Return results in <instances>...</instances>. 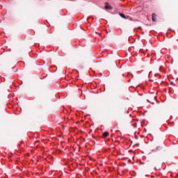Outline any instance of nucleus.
Returning a JSON list of instances; mask_svg holds the SVG:
<instances>
[{
  "instance_id": "nucleus-1",
  "label": "nucleus",
  "mask_w": 178,
  "mask_h": 178,
  "mask_svg": "<svg viewBox=\"0 0 178 178\" xmlns=\"http://www.w3.org/2000/svg\"><path fill=\"white\" fill-rule=\"evenodd\" d=\"M152 22H156V14L153 13L152 15Z\"/></svg>"
},
{
  "instance_id": "nucleus-2",
  "label": "nucleus",
  "mask_w": 178,
  "mask_h": 178,
  "mask_svg": "<svg viewBox=\"0 0 178 178\" xmlns=\"http://www.w3.org/2000/svg\"><path fill=\"white\" fill-rule=\"evenodd\" d=\"M108 136H109V133L108 132H104L103 133V137L104 138H106V137H108Z\"/></svg>"
},
{
  "instance_id": "nucleus-3",
  "label": "nucleus",
  "mask_w": 178,
  "mask_h": 178,
  "mask_svg": "<svg viewBox=\"0 0 178 178\" xmlns=\"http://www.w3.org/2000/svg\"><path fill=\"white\" fill-rule=\"evenodd\" d=\"M140 98H139L138 96L136 97V104H138V102H140Z\"/></svg>"
},
{
  "instance_id": "nucleus-4",
  "label": "nucleus",
  "mask_w": 178,
  "mask_h": 178,
  "mask_svg": "<svg viewBox=\"0 0 178 178\" xmlns=\"http://www.w3.org/2000/svg\"><path fill=\"white\" fill-rule=\"evenodd\" d=\"M119 15L122 17V19H126V15H124V14L123 13H120Z\"/></svg>"
},
{
  "instance_id": "nucleus-5",
  "label": "nucleus",
  "mask_w": 178,
  "mask_h": 178,
  "mask_svg": "<svg viewBox=\"0 0 178 178\" xmlns=\"http://www.w3.org/2000/svg\"><path fill=\"white\" fill-rule=\"evenodd\" d=\"M104 9H111V6H105Z\"/></svg>"
},
{
  "instance_id": "nucleus-6",
  "label": "nucleus",
  "mask_w": 178,
  "mask_h": 178,
  "mask_svg": "<svg viewBox=\"0 0 178 178\" xmlns=\"http://www.w3.org/2000/svg\"><path fill=\"white\" fill-rule=\"evenodd\" d=\"M113 65H114V66H115V67L118 66V64H116V62H115V61L113 62Z\"/></svg>"
},
{
  "instance_id": "nucleus-7",
  "label": "nucleus",
  "mask_w": 178,
  "mask_h": 178,
  "mask_svg": "<svg viewBox=\"0 0 178 178\" xmlns=\"http://www.w3.org/2000/svg\"><path fill=\"white\" fill-rule=\"evenodd\" d=\"M135 145H137V147H140V143H135Z\"/></svg>"
},
{
  "instance_id": "nucleus-8",
  "label": "nucleus",
  "mask_w": 178,
  "mask_h": 178,
  "mask_svg": "<svg viewBox=\"0 0 178 178\" xmlns=\"http://www.w3.org/2000/svg\"><path fill=\"white\" fill-rule=\"evenodd\" d=\"M46 33H48V29L46 28Z\"/></svg>"
},
{
  "instance_id": "nucleus-9",
  "label": "nucleus",
  "mask_w": 178,
  "mask_h": 178,
  "mask_svg": "<svg viewBox=\"0 0 178 178\" xmlns=\"http://www.w3.org/2000/svg\"><path fill=\"white\" fill-rule=\"evenodd\" d=\"M135 138H136V139H137V138H138V137H137V136H135Z\"/></svg>"
},
{
  "instance_id": "nucleus-10",
  "label": "nucleus",
  "mask_w": 178,
  "mask_h": 178,
  "mask_svg": "<svg viewBox=\"0 0 178 178\" xmlns=\"http://www.w3.org/2000/svg\"><path fill=\"white\" fill-rule=\"evenodd\" d=\"M134 127H136V124H134Z\"/></svg>"
}]
</instances>
